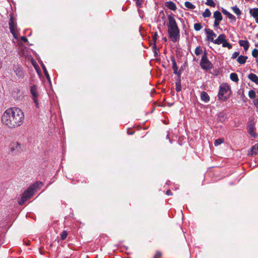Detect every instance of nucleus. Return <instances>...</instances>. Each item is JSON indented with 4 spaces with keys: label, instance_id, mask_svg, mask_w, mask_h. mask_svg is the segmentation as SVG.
I'll return each instance as SVG.
<instances>
[{
    "label": "nucleus",
    "instance_id": "nucleus-36",
    "mask_svg": "<svg viewBox=\"0 0 258 258\" xmlns=\"http://www.w3.org/2000/svg\"><path fill=\"white\" fill-rule=\"evenodd\" d=\"M252 55L254 57H257L258 50L256 48L254 49L252 51Z\"/></svg>",
    "mask_w": 258,
    "mask_h": 258
},
{
    "label": "nucleus",
    "instance_id": "nucleus-44",
    "mask_svg": "<svg viewBox=\"0 0 258 258\" xmlns=\"http://www.w3.org/2000/svg\"><path fill=\"white\" fill-rule=\"evenodd\" d=\"M45 76H46L47 78L48 79V73L47 72H46L45 73H44Z\"/></svg>",
    "mask_w": 258,
    "mask_h": 258
},
{
    "label": "nucleus",
    "instance_id": "nucleus-7",
    "mask_svg": "<svg viewBox=\"0 0 258 258\" xmlns=\"http://www.w3.org/2000/svg\"><path fill=\"white\" fill-rule=\"evenodd\" d=\"M10 29L11 30V32L13 35L14 37L17 39L18 37V31L17 30L16 25L15 24L14 20L12 18L10 19L9 22Z\"/></svg>",
    "mask_w": 258,
    "mask_h": 258
},
{
    "label": "nucleus",
    "instance_id": "nucleus-1",
    "mask_svg": "<svg viewBox=\"0 0 258 258\" xmlns=\"http://www.w3.org/2000/svg\"><path fill=\"white\" fill-rule=\"evenodd\" d=\"M24 119L23 112L17 107H11L7 109L2 116V123L9 128H15L20 126Z\"/></svg>",
    "mask_w": 258,
    "mask_h": 258
},
{
    "label": "nucleus",
    "instance_id": "nucleus-22",
    "mask_svg": "<svg viewBox=\"0 0 258 258\" xmlns=\"http://www.w3.org/2000/svg\"><path fill=\"white\" fill-rule=\"evenodd\" d=\"M222 12L224 15H227L229 19L235 20V17L226 10L223 9Z\"/></svg>",
    "mask_w": 258,
    "mask_h": 258
},
{
    "label": "nucleus",
    "instance_id": "nucleus-42",
    "mask_svg": "<svg viewBox=\"0 0 258 258\" xmlns=\"http://www.w3.org/2000/svg\"><path fill=\"white\" fill-rule=\"evenodd\" d=\"M166 194L168 196H170L172 195V192L170 190H169L166 191Z\"/></svg>",
    "mask_w": 258,
    "mask_h": 258
},
{
    "label": "nucleus",
    "instance_id": "nucleus-17",
    "mask_svg": "<svg viewBox=\"0 0 258 258\" xmlns=\"http://www.w3.org/2000/svg\"><path fill=\"white\" fill-rule=\"evenodd\" d=\"M258 153V143L253 146L250 150V152L249 153V154L251 156H253V155L256 154Z\"/></svg>",
    "mask_w": 258,
    "mask_h": 258
},
{
    "label": "nucleus",
    "instance_id": "nucleus-24",
    "mask_svg": "<svg viewBox=\"0 0 258 258\" xmlns=\"http://www.w3.org/2000/svg\"><path fill=\"white\" fill-rule=\"evenodd\" d=\"M211 15V13L208 9H206L205 11L203 13V14H202L204 18H208V17H210Z\"/></svg>",
    "mask_w": 258,
    "mask_h": 258
},
{
    "label": "nucleus",
    "instance_id": "nucleus-43",
    "mask_svg": "<svg viewBox=\"0 0 258 258\" xmlns=\"http://www.w3.org/2000/svg\"><path fill=\"white\" fill-rule=\"evenodd\" d=\"M157 33H156V34L154 35V36H153V39H154V40L155 41H156V37H157Z\"/></svg>",
    "mask_w": 258,
    "mask_h": 258
},
{
    "label": "nucleus",
    "instance_id": "nucleus-21",
    "mask_svg": "<svg viewBox=\"0 0 258 258\" xmlns=\"http://www.w3.org/2000/svg\"><path fill=\"white\" fill-rule=\"evenodd\" d=\"M172 63H173L172 68H173V70L174 71V73L179 76L180 73L178 72V67L176 65V62H175L174 59H172Z\"/></svg>",
    "mask_w": 258,
    "mask_h": 258
},
{
    "label": "nucleus",
    "instance_id": "nucleus-29",
    "mask_svg": "<svg viewBox=\"0 0 258 258\" xmlns=\"http://www.w3.org/2000/svg\"><path fill=\"white\" fill-rule=\"evenodd\" d=\"M233 12L236 14L237 15H240L241 14V12L239 9L236 6L233 7L232 8Z\"/></svg>",
    "mask_w": 258,
    "mask_h": 258
},
{
    "label": "nucleus",
    "instance_id": "nucleus-19",
    "mask_svg": "<svg viewBox=\"0 0 258 258\" xmlns=\"http://www.w3.org/2000/svg\"><path fill=\"white\" fill-rule=\"evenodd\" d=\"M226 118V114L224 112H220L218 115V119L221 122H224Z\"/></svg>",
    "mask_w": 258,
    "mask_h": 258
},
{
    "label": "nucleus",
    "instance_id": "nucleus-40",
    "mask_svg": "<svg viewBox=\"0 0 258 258\" xmlns=\"http://www.w3.org/2000/svg\"><path fill=\"white\" fill-rule=\"evenodd\" d=\"M21 40L24 42H27L28 41L27 38L25 37H22Z\"/></svg>",
    "mask_w": 258,
    "mask_h": 258
},
{
    "label": "nucleus",
    "instance_id": "nucleus-3",
    "mask_svg": "<svg viewBox=\"0 0 258 258\" xmlns=\"http://www.w3.org/2000/svg\"><path fill=\"white\" fill-rule=\"evenodd\" d=\"M38 186V183L34 184L30 186L23 194L21 199L19 201L20 205H23L28 200L30 199L34 194V192Z\"/></svg>",
    "mask_w": 258,
    "mask_h": 258
},
{
    "label": "nucleus",
    "instance_id": "nucleus-35",
    "mask_svg": "<svg viewBox=\"0 0 258 258\" xmlns=\"http://www.w3.org/2000/svg\"><path fill=\"white\" fill-rule=\"evenodd\" d=\"M68 236V233L66 231H63L61 234V238L62 240L65 239Z\"/></svg>",
    "mask_w": 258,
    "mask_h": 258
},
{
    "label": "nucleus",
    "instance_id": "nucleus-11",
    "mask_svg": "<svg viewBox=\"0 0 258 258\" xmlns=\"http://www.w3.org/2000/svg\"><path fill=\"white\" fill-rule=\"evenodd\" d=\"M14 71L16 75L19 78H23L24 76V73L23 69L20 67H15L14 68Z\"/></svg>",
    "mask_w": 258,
    "mask_h": 258
},
{
    "label": "nucleus",
    "instance_id": "nucleus-8",
    "mask_svg": "<svg viewBox=\"0 0 258 258\" xmlns=\"http://www.w3.org/2000/svg\"><path fill=\"white\" fill-rule=\"evenodd\" d=\"M247 131L248 133L252 137L256 136L255 132L254 123L253 120H250L247 124Z\"/></svg>",
    "mask_w": 258,
    "mask_h": 258
},
{
    "label": "nucleus",
    "instance_id": "nucleus-46",
    "mask_svg": "<svg viewBox=\"0 0 258 258\" xmlns=\"http://www.w3.org/2000/svg\"><path fill=\"white\" fill-rule=\"evenodd\" d=\"M164 40L165 41H167V38H166V37H165V38H164Z\"/></svg>",
    "mask_w": 258,
    "mask_h": 258
},
{
    "label": "nucleus",
    "instance_id": "nucleus-33",
    "mask_svg": "<svg viewBox=\"0 0 258 258\" xmlns=\"http://www.w3.org/2000/svg\"><path fill=\"white\" fill-rule=\"evenodd\" d=\"M202 27L200 23H196L194 24V29L196 31H198L202 29Z\"/></svg>",
    "mask_w": 258,
    "mask_h": 258
},
{
    "label": "nucleus",
    "instance_id": "nucleus-37",
    "mask_svg": "<svg viewBox=\"0 0 258 258\" xmlns=\"http://www.w3.org/2000/svg\"><path fill=\"white\" fill-rule=\"evenodd\" d=\"M239 54V53L238 52H234L231 56L232 59H235L236 58Z\"/></svg>",
    "mask_w": 258,
    "mask_h": 258
},
{
    "label": "nucleus",
    "instance_id": "nucleus-41",
    "mask_svg": "<svg viewBox=\"0 0 258 258\" xmlns=\"http://www.w3.org/2000/svg\"><path fill=\"white\" fill-rule=\"evenodd\" d=\"M42 69H43V70L44 71V73H45L46 72H47L46 69V68H45V67L44 66V64L42 65Z\"/></svg>",
    "mask_w": 258,
    "mask_h": 258
},
{
    "label": "nucleus",
    "instance_id": "nucleus-28",
    "mask_svg": "<svg viewBox=\"0 0 258 258\" xmlns=\"http://www.w3.org/2000/svg\"><path fill=\"white\" fill-rule=\"evenodd\" d=\"M230 77L231 80L233 81L237 82L238 81L237 75L235 73H231L230 74Z\"/></svg>",
    "mask_w": 258,
    "mask_h": 258
},
{
    "label": "nucleus",
    "instance_id": "nucleus-12",
    "mask_svg": "<svg viewBox=\"0 0 258 258\" xmlns=\"http://www.w3.org/2000/svg\"><path fill=\"white\" fill-rule=\"evenodd\" d=\"M225 39L226 36L224 34H220L217 39H215L213 43L218 45L222 44Z\"/></svg>",
    "mask_w": 258,
    "mask_h": 258
},
{
    "label": "nucleus",
    "instance_id": "nucleus-15",
    "mask_svg": "<svg viewBox=\"0 0 258 258\" xmlns=\"http://www.w3.org/2000/svg\"><path fill=\"white\" fill-rule=\"evenodd\" d=\"M165 5L166 7L171 10L174 11L176 9L175 4L172 2H167Z\"/></svg>",
    "mask_w": 258,
    "mask_h": 258
},
{
    "label": "nucleus",
    "instance_id": "nucleus-39",
    "mask_svg": "<svg viewBox=\"0 0 258 258\" xmlns=\"http://www.w3.org/2000/svg\"><path fill=\"white\" fill-rule=\"evenodd\" d=\"M220 21H217L215 20L214 21V26L215 27H218L220 24Z\"/></svg>",
    "mask_w": 258,
    "mask_h": 258
},
{
    "label": "nucleus",
    "instance_id": "nucleus-4",
    "mask_svg": "<svg viewBox=\"0 0 258 258\" xmlns=\"http://www.w3.org/2000/svg\"><path fill=\"white\" fill-rule=\"evenodd\" d=\"M230 95V90L229 85L226 84H222L220 87L218 97L220 99L225 100L228 99Z\"/></svg>",
    "mask_w": 258,
    "mask_h": 258
},
{
    "label": "nucleus",
    "instance_id": "nucleus-18",
    "mask_svg": "<svg viewBox=\"0 0 258 258\" xmlns=\"http://www.w3.org/2000/svg\"><path fill=\"white\" fill-rule=\"evenodd\" d=\"M214 18L217 21H221L222 20V16L219 11H216L214 13Z\"/></svg>",
    "mask_w": 258,
    "mask_h": 258
},
{
    "label": "nucleus",
    "instance_id": "nucleus-31",
    "mask_svg": "<svg viewBox=\"0 0 258 258\" xmlns=\"http://www.w3.org/2000/svg\"><path fill=\"white\" fill-rule=\"evenodd\" d=\"M251 14L254 18H256L258 16V9H254L252 11H251Z\"/></svg>",
    "mask_w": 258,
    "mask_h": 258
},
{
    "label": "nucleus",
    "instance_id": "nucleus-38",
    "mask_svg": "<svg viewBox=\"0 0 258 258\" xmlns=\"http://www.w3.org/2000/svg\"><path fill=\"white\" fill-rule=\"evenodd\" d=\"M162 254L161 252L157 251L154 255V258H161Z\"/></svg>",
    "mask_w": 258,
    "mask_h": 258
},
{
    "label": "nucleus",
    "instance_id": "nucleus-23",
    "mask_svg": "<svg viewBox=\"0 0 258 258\" xmlns=\"http://www.w3.org/2000/svg\"><path fill=\"white\" fill-rule=\"evenodd\" d=\"M222 46L223 47H227L229 49L232 48V45L230 43H229L226 39L222 43Z\"/></svg>",
    "mask_w": 258,
    "mask_h": 258
},
{
    "label": "nucleus",
    "instance_id": "nucleus-45",
    "mask_svg": "<svg viewBox=\"0 0 258 258\" xmlns=\"http://www.w3.org/2000/svg\"><path fill=\"white\" fill-rule=\"evenodd\" d=\"M255 21L257 23H258V16L255 18Z\"/></svg>",
    "mask_w": 258,
    "mask_h": 258
},
{
    "label": "nucleus",
    "instance_id": "nucleus-10",
    "mask_svg": "<svg viewBox=\"0 0 258 258\" xmlns=\"http://www.w3.org/2000/svg\"><path fill=\"white\" fill-rule=\"evenodd\" d=\"M21 145L18 142H13L10 145V149L12 152L17 153L20 151Z\"/></svg>",
    "mask_w": 258,
    "mask_h": 258
},
{
    "label": "nucleus",
    "instance_id": "nucleus-16",
    "mask_svg": "<svg viewBox=\"0 0 258 258\" xmlns=\"http://www.w3.org/2000/svg\"><path fill=\"white\" fill-rule=\"evenodd\" d=\"M248 77L251 81L254 82L256 84H258V77L256 75L250 73L248 75Z\"/></svg>",
    "mask_w": 258,
    "mask_h": 258
},
{
    "label": "nucleus",
    "instance_id": "nucleus-25",
    "mask_svg": "<svg viewBox=\"0 0 258 258\" xmlns=\"http://www.w3.org/2000/svg\"><path fill=\"white\" fill-rule=\"evenodd\" d=\"M184 6L188 9H194L195 8V6L189 2H185Z\"/></svg>",
    "mask_w": 258,
    "mask_h": 258
},
{
    "label": "nucleus",
    "instance_id": "nucleus-6",
    "mask_svg": "<svg viewBox=\"0 0 258 258\" xmlns=\"http://www.w3.org/2000/svg\"><path fill=\"white\" fill-rule=\"evenodd\" d=\"M30 93L32 95V99L33 100L36 107L38 108L39 102L38 100V97L39 96V94L38 91V87L36 85H33L31 87Z\"/></svg>",
    "mask_w": 258,
    "mask_h": 258
},
{
    "label": "nucleus",
    "instance_id": "nucleus-2",
    "mask_svg": "<svg viewBox=\"0 0 258 258\" xmlns=\"http://www.w3.org/2000/svg\"><path fill=\"white\" fill-rule=\"evenodd\" d=\"M168 20L167 27L169 36L172 41L175 42L179 38V29L173 16L169 15Z\"/></svg>",
    "mask_w": 258,
    "mask_h": 258
},
{
    "label": "nucleus",
    "instance_id": "nucleus-34",
    "mask_svg": "<svg viewBox=\"0 0 258 258\" xmlns=\"http://www.w3.org/2000/svg\"><path fill=\"white\" fill-rule=\"evenodd\" d=\"M206 5L212 7H215V3L213 0H206Z\"/></svg>",
    "mask_w": 258,
    "mask_h": 258
},
{
    "label": "nucleus",
    "instance_id": "nucleus-30",
    "mask_svg": "<svg viewBox=\"0 0 258 258\" xmlns=\"http://www.w3.org/2000/svg\"><path fill=\"white\" fill-rule=\"evenodd\" d=\"M224 142V139L223 138H219L215 140L214 145L217 146Z\"/></svg>",
    "mask_w": 258,
    "mask_h": 258
},
{
    "label": "nucleus",
    "instance_id": "nucleus-5",
    "mask_svg": "<svg viewBox=\"0 0 258 258\" xmlns=\"http://www.w3.org/2000/svg\"><path fill=\"white\" fill-rule=\"evenodd\" d=\"M200 66L201 68L204 70H210L213 67V64L208 59L207 53L206 52L204 53L201 58Z\"/></svg>",
    "mask_w": 258,
    "mask_h": 258
},
{
    "label": "nucleus",
    "instance_id": "nucleus-13",
    "mask_svg": "<svg viewBox=\"0 0 258 258\" xmlns=\"http://www.w3.org/2000/svg\"><path fill=\"white\" fill-rule=\"evenodd\" d=\"M201 99L203 101L207 103L210 101V96L206 92L203 91L201 93Z\"/></svg>",
    "mask_w": 258,
    "mask_h": 258
},
{
    "label": "nucleus",
    "instance_id": "nucleus-9",
    "mask_svg": "<svg viewBox=\"0 0 258 258\" xmlns=\"http://www.w3.org/2000/svg\"><path fill=\"white\" fill-rule=\"evenodd\" d=\"M205 32L207 34V38L208 40L213 42L215 40V38L216 37V34L212 30L210 29H205Z\"/></svg>",
    "mask_w": 258,
    "mask_h": 258
},
{
    "label": "nucleus",
    "instance_id": "nucleus-27",
    "mask_svg": "<svg viewBox=\"0 0 258 258\" xmlns=\"http://www.w3.org/2000/svg\"><path fill=\"white\" fill-rule=\"evenodd\" d=\"M248 96L250 98L253 99V100H254L255 99H256L255 98V96H256L255 92V91H254L252 90H251L249 91Z\"/></svg>",
    "mask_w": 258,
    "mask_h": 258
},
{
    "label": "nucleus",
    "instance_id": "nucleus-14",
    "mask_svg": "<svg viewBox=\"0 0 258 258\" xmlns=\"http://www.w3.org/2000/svg\"><path fill=\"white\" fill-rule=\"evenodd\" d=\"M239 45L243 47L245 51H246L249 47V43L247 40H241L239 41Z\"/></svg>",
    "mask_w": 258,
    "mask_h": 258
},
{
    "label": "nucleus",
    "instance_id": "nucleus-32",
    "mask_svg": "<svg viewBox=\"0 0 258 258\" xmlns=\"http://www.w3.org/2000/svg\"><path fill=\"white\" fill-rule=\"evenodd\" d=\"M202 52H203V50L200 46L196 47V48L195 49V53L197 55L201 54L202 53Z\"/></svg>",
    "mask_w": 258,
    "mask_h": 258
},
{
    "label": "nucleus",
    "instance_id": "nucleus-47",
    "mask_svg": "<svg viewBox=\"0 0 258 258\" xmlns=\"http://www.w3.org/2000/svg\"><path fill=\"white\" fill-rule=\"evenodd\" d=\"M256 47H258V43L255 44Z\"/></svg>",
    "mask_w": 258,
    "mask_h": 258
},
{
    "label": "nucleus",
    "instance_id": "nucleus-20",
    "mask_svg": "<svg viewBox=\"0 0 258 258\" xmlns=\"http://www.w3.org/2000/svg\"><path fill=\"white\" fill-rule=\"evenodd\" d=\"M247 57L243 55H240L238 57L237 61L240 64H243L246 62Z\"/></svg>",
    "mask_w": 258,
    "mask_h": 258
},
{
    "label": "nucleus",
    "instance_id": "nucleus-26",
    "mask_svg": "<svg viewBox=\"0 0 258 258\" xmlns=\"http://www.w3.org/2000/svg\"><path fill=\"white\" fill-rule=\"evenodd\" d=\"M175 89L176 91L179 92L181 90V83H180V80L179 79L175 83Z\"/></svg>",
    "mask_w": 258,
    "mask_h": 258
}]
</instances>
